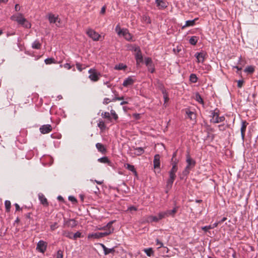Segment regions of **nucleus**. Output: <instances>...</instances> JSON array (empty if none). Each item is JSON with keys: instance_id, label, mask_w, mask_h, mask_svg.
<instances>
[{"instance_id": "59", "label": "nucleus", "mask_w": 258, "mask_h": 258, "mask_svg": "<svg viewBox=\"0 0 258 258\" xmlns=\"http://www.w3.org/2000/svg\"><path fill=\"white\" fill-rule=\"evenodd\" d=\"M127 210L132 212L133 211H136L137 210V208L135 206H131L128 208Z\"/></svg>"}, {"instance_id": "33", "label": "nucleus", "mask_w": 258, "mask_h": 258, "mask_svg": "<svg viewBox=\"0 0 258 258\" xmlns=\"http://www.w3.org/2000/svg\"><path fill=\"white\" fill-rule=\"evenodd\" d=\"M186 114L190 119L194 120L196 119V114L194 113V112L191 111H186Z\"/></svg>"}, {"instance_id": "37", "label": "nucleus", "mask_w": 258, "mask_h": 258, "mask_svg": "<svg viewBox=\"0 0 258 258\" xmlns=\"http://www.w3.org/2000/svg\"><path fill=\"white\" fill-rule=\"evenodd\" d=\"M195 99H196V101H197L199 103L203 104H204V101H203L201 96L199 93H196V96H195Z\"/></svg>"}, {"instance_id": "46", "label": "nucleus", "mask_w": 258, "mask_h": 258, "mask_svg": "<svg viewBox=\"0 0 258 258\" xmlns=\"http://www.w3.org/2000/svg\"><path fill=\"white\" fill-rule=\"evenodd\" d=\"M110 113L114 120H116L118 119V115L114 110H111Z\"/></svg>"}, {"instance_id": "47", "label": "nucleus", "mask_w": 258, "mask_h": 258, "mask_svg": "<svg viewBox=\"0 0 258 258\" xmlns=\"http://www.w3.org/2000/svg\"><path fill=\"white\" fill-rule=\"evenodd\" d=\"M191 168H190L187 166H186V167L185 168V169H184V170L182 172V174L184 175H187L189 174V170L191 169Z\"/></svg>"}, {"instance_id": "36", "label": "nucleus", "mask_w": 258, "mask_h": 258, "mask_svg": "<svg viewBox=\"0 0 258 258\" xmlns=\"http://www.w3.org/2000/svg\"><path fill=\"white\" fill-rule=\"evenodd\" d=\"M98 161L99 162L103 163H109L110 162V161L107 157H103L102 158H99Z\"/></svg>"}, {"instance_id": "42", "label": "nucleus", "mask_w": 258, "mask_h": 258, "mask_svg": "<svg viewBox=\"0 0 258 258\" xmlns=\"http://www.w3.org/2000/svg\"><path fill=\"white\" fill-rule=\"evenodd\" d=\"M130 49L132 51H135L136 53L138 51H139V50H141L140 47L136 45H132Z\"/></svg>"}, {"instance_id": "41", "label": "nucleus", "mask_w": 258, "mask_h": 258, "mask_svg": "<svg viewBox=\"0 0 258 258\" xmlns=\"http://www.w3.org/2000/svg\"><path fill=\"white\" fill-rule=\"evenodd\" d=\"M162 94L163 95V98L164 99V103H165L169 100V98L168 96V94L166 92V91L165 89H163L162 91Z\"/></svg>"}, {"instance_id": "57", "label": "nucleus", "mask_w": 258, "mask_h": 258, "mask_svg": "<svg viewBox=\"0 0 258 258\" xmlns=\"http://www.w3.org/2000/svg\"><path fill=\"white\" fill-rule=\"evenodd\" d=\"M124 99L123 97H117L115 96L114 98H113L112 100V101H115L116 100H122Z\"/></svg>"}, {"instance_id": "61", "label": "nucleus", "mask_w": 258, "mask_h": 258, "mask_svg": "<svg viewBox=\"0 0 258 258\" xmlns=\"http://www.w3.org/2000/svg\"><path fill=\"white\" fill-rule=\"evenodd\" d=\"M63 67H64V68L67 69L68 70H70L72 68L71 66L69 63H66L64 64Z\"/></svg>"}, {"instance_id": "58", "label": "nucleus", "mask_w": 258, "mask_h": 258, "mask_svg": "<svg viewBox=\"0 0 258 258\" xmlns=\"http://www.w3.org/2000/svg\"><path fill=\"white\" fill-rule=\"evenodd\" d=\"M243 80H238L237 81V87L239 88H241L243 84Z\"/></svg>"}, {"instance_id": "49", "label": "nucleus", "mask_w": 258, "mask_h": 258, "mask_svg": "<svg viewBox=\"0 0 258 258\" xmlns=\"http://www.w3.org/2000/svg\"><path fill=\"white\" fill-rule=\"evenodd\" d=\"M157 216V218L158 219V222L159 220H161V219H163V218H164V217L163 216V214H162V212H159V213L158 214V215H157V216Z\"/></svg>"}, {"instance_id": "3", "label": "nucleus", "mask_w": 258, "mask_h": 258, "mask_svg": "<svg viewBox=\"0 0 258 258\" xmlns=\"http://www.w3.org/2000/svg\"><path fill=\"white\" fill-rule=\"evenodd\" d=\"M47 17L50 24H55L57 27H59L60 20L58 15L50 13L48 14Z\"/></svg>"}, {"instance_id": "55", "label": "nucleus", "mask_w": 258, "mask_h": 258, "mask_svg": "<svg viewBox=\"0 0 258 258\" xmlns=\"http://www.w3.org/2000/svg\"><path fill=\"white\" fill-rule=\"evenodd\" d=\"M69 200L73 203H76L77 202V199L73 196H69Z\"/></svg>"}, {"instance_id": "54", "label": "nucleus", "mask_w": 258, "mask_h": 258, "mask_svg": "<svg viewBox=\"0 0 258 258\" xmlns=\"http://www.w3.org/2000/svg\"><path fill=\"white\" fill-rule=\"evenodd\" d=\"M156 245H159L158 248H160L163 246V243L161 242V241H160L158 239H157L156 240Z\"/></svg>"}, {"instance_id": "4", "label": "nucleus", "mask_w": 258, "mask_h": 258, "mask_svg": "<svg viewBox=\"0 0 258 258\" xmlns=\"http://www.w3.org/2000/svg\"><path fill=\"white\" fill-rule=\"evenodd\" d=\"M86 33L88 35V36L90 38L92 39V40L94 41L99 40L100 37H101L100 34H99L95 30L91 28H88L87 30Z\"/></svg>"}, {"instance_id": "27", "label": "nucleus", "mask_w": 258, "mask_h": 258, "mask_svg": "<svg viewBox=\"0 0 258 258\" xmlns=\"http://www.w3.org/2000/svg\"><path fill=\"white\" fill-rule=\"evenodd\" d=\"M41 43L38 40H35L32 44V47L34 49H39L41 47Z\"/></svg>"}, {"instance_id": "64", "label": "nucleus", "mask_w": 258, "mask_h": 258, "mask_svg": "<svg viewBox=\"0 0 258 258\" xmlns=\"http://www.w3.org/2000/svg\"><path fill=\"white\" fill-rule=\"evenodd\" d=\"M57 228V223H55L50 226V228L52 230H54Z\"/></svg>"}, {"instance_id": "26", "label": "nucleus", "mask_w": 258, "mask_h": 258, "mask_svg": "<svg viewBox=\"0 0 258 258\" xmlns=\"http://www.w3.org/2000/svg\"><path fill=\"white\" fill-rule=\"evenodd\" d=\"M126 169H127L128 170L132 171L135 175H137V172L134 166L131 165L130 164H126V165H125Z\"/></svg>"}, {"instance_id": "30", "label": "nucleus", "mask_w": 258, "mask_h": 258, "mask_svg": "<svg viewBox=\"0 0 258 258\" xmlns=\"http://www.w3.org/2000/svg\"><path fill=\"white\" fill-rule=\"evenodd\" d=\"M254 68L251 66H248L244 69V72L245 73H250V74L253 73L254 72Z\"/></svg>"}, {"instance_id": "44", "label": "nucleus", "mask_w": 258, "mask_h": 258, "mask_svg": "<svg viewBox=\"0 0 258 258\" xmlns=\"http://www.w3.org/2000/svg\"><path fill=\"white\" fill-rule=\"evenodd\" d=\"M44 62L46 64H49L54 62V59L52 58H47L45 59Z\"/></svg>"}, {"instance_id": "62", "label": "nucleus", "mask_w": 258, "mask_h": 258, "mask_svg": "<svg viewBox=\"0 0 258 258\" xmlns=\"http://www.w3.org/2000/svg\"><path fill=\"white\" fill-rule=\"evenodd\" d=\"M76 67L77 68V69L79 71H82V65L79 63H76Z\"/></svg>"}, {"instance_id": "29", "label": "nucleus", "mask_w": 258, "mask_h": 258, "mask_svg": "<svg viewBox=\"0 0 258 258\" xmlns=\"http://www.w3.org/2000/svg\"><path fill=\"white\" fill-rule=\"evenodd\" d=\"M62 235L69 238L73 239V233L69 231H63Z\"/></svg>"}, {"instance_id": "13", "label": "nucleus", "mask_w": 258, "mask_h": 258, "mask_svg": "<svg viewBox=\"0 0 258 258\" xmlns=\"http://www.w3.org/2000/svg\"><path fill=\"white\" fill-rule=\"evenodd\" d=\"M135 56L137 64L143 62V57L141 50L135 53Z\"/></svg>"}, {"instance_id": "5", "label": "nucleus", "mask_w": 258, "mask_h": 258, "mask_svg": "<svg viewBox=\"0 0 258 258\" xmlns=\"http://www.w3.org/2000/svg\"><path fill=\"white\" fill-rule=\"evenodd\" d=\"M90 75L89 76V78L93 82H96L99 79V76H100V74L97 73L95 70L91 69L88 71Z\"/></svg>"}, {"instance_id": "43", "label": "nucleus", "mask_w": 258, "mask_h": 258, "mask_svg": "<svg viewBox=\"0 0 258 258\" xmlns=\"http://www.w3.org/2000/svg\"><path fill=\"white\" fill-rule=\"evenodd\" d=\"M124 29H121L120 26L117 25L115 27V31L118 35H121Z\"/></svg>"}, {"instance_id": "6", "label": "nucleus", "mask_w": 258, "mask_h": 258, "mask_svg": "<svg viewBox=\"0 0 258 258\" xmlns=\"http://www.w3.org/2000/svg\"><path fill=\"white\" fill-rule=\"evenodd\" d=\"M47 244L43 240H40L38 241L36 246V250L38 251L44 253L47 248Z\"/></svg>"}, {"instance_id": "63", "label": "nucleus", "mask_w": 258, "mask_h": 258, "mask_svg": "<svg viewBox=\"0 0 258 258\" xmlns=\"http://www.w3.org/2000/svg\"><path fill=\"white\" fill-rule=\"evenodd\" d=\"M163 215V216L164 217V218H166V217H169L170 216L169 215V213H168V211H163V212H162Z\"/></svg>"}, {"instance_id": "19", "label": "nucleus", "mask_w": 258, "mask_h": 258, "mask_svg": "<svg viewBox=\"0 0 258 258\" xmlns=\"http://www.w3.org/2000/svg\"><path fill=\"white\" fill-rule=\"evenodd\" d=\"M155 3L157 6L160 9H163L167 7V5L165 2L162 0H156Z\"/></svg>"}, {"instance_id": "60", "label": "nucleus", "mask_w": 258, "mask_h": 258, "mask_svg": "<svg viewBox=\"0 0 258 258\" xmlns=\"http://www.w3.org/2000/svg\"><path fill=\"white\" fill-rule=\"evenodd\" d=\"M105 11H106V7L103 6L102 7L100 13V14L103 15L105 13Z\"/></svg>"}, {"instance_id": "15", "label": "nucleus", "mask_w": 258, "mask_h": 258, "mask_svg": "<svg viewBox=\"0 0 258 258\" xmlns=\"http://www.w3.org/2000/svg\"><path fill=\"white\" fill-rule=\"evenodd\" d=\"M100 245L102 247L105 255H107L110 253H114L115 251V249L114 247L111 248H108L105 246L104 244L102 243H100Z\"/></svg>"}, {"instance_id": "20", "label": "nucleus", "mask_w": 258, "mask_h": 258, "mask_svg": "<svg viewBox=\"0 0 258 258\" xmlns=\"http://www.w3.org/2000/svg\"><path fill=\"white\" fill-rule=\"evenodd\" d=\"M39 200L40 201V203L43 205L44 206H47L48 205V203L47 202V199L44 197V196L42 194H39L38 195Z\"/></svg>"}, {"instance_id": "35", "label": "nucleus", "mask_w": 258, "mask_h": 258, "mask_svg": "<svg viewBox=\"0 0 258 258\" xmlns=\"http://www.w3.org/2000/svg\"><path fill=\"white\" fill-rule=\"evenodd\" d=\"M145 63L147 67H151L153 64V61L150 57H146L145 58Z\"/></svg>"}, {"instance_id": "17", "label": "nucleus", "mask_w": 258, "mask_h": 258, "mask_svg": "<svg viewBox=\"0 0 258 258\" xmlns=\"http://www.w3.org/2000/svg\"><path fill=\"white\" fill-rule=\"evenodd\" d=\"M121 35H122L124 38L127 41H131L132 39V36L127 29H123V31Z\"/></svg>"}, {"instance_id": "21", "label": "nucleus", "mask_w": 258, "mask_h": 258, "mask_svg": "<svg viewBox=\"0 0 258 258\" xmlns=\"http://www.w3.org/2000/svg\"><path fill=\"white\" fill-rule=\"evenodd\" d=\"M96 147L97 149V150H98V151H99L100 152H101L102 153H105L106 151V148H105L104 145L101 143H97L96 144Z\"/></svg>"}, {"instance_id": "56", "label": "nucleus", "mask_w": 258, "mask_h": 258, "mask_svg": "<svg viewBox=\"0 0 258 258\" xmlns=\"http://www.w3.org/2000/svg\"><path fill=\"white\" fill-rule=\"evenodd\" d=\"M111 101H112V100H110L109 98H105L103 100V103L104 104L106 105L108 104Z\"/></svg>"}, {"instance_id": "18", "label": "nucleus", "mask_w": 258, "mask_h": 258, "mask_svg": "<svg viewBox=\"0 0 258 258\" xmlns=\"http://www.w3.org/2000/svg\"><path fill=\"white\" fill-rule=\"evenodd\" d=\"M134 80L131 77H129L125 79L122 84V85L124 87H127L128 86L132 85L134 84Z\"/></svg>"}, {"instance_id": "40", "label": "nucleus", "mask_w": 258, "mask_h": 258, "mask_svg": "<svg viewBox=\"0 0 258 258\" xmlns=\"http://www.w3.org/2000/svg\"><path fill=\"white\" fill-rule=\"evenodd\" d=\"M170 216L174 217L175 214L177 212V207H174L171 210H167Z\"/></svg>"}, {"instance_id": "9", "label": "nucleus", "mask_w": 258, "mask_h": 258, "mask_svg": "<svg viewBox=\"0 0 258 258\" xmlns=\"http://www.w3.org/2000/svg\"><path fill=\"white\" fill-rule=\"evenodd\" d=\"M248 123L245 120H242L241 121V126L240 128V132H241V139L243 142H244V137H245V133L246 131V128L247 127V125H248Z\"/></svg>"}, {"instance_id": "45", "label": "nucleus", "mask_w": 258, "mask_h": 258, "mask_svg": "<svg viewBox=\"0 0 258 258\" xmlns=\"http://www.w3.org/2000/svg\"><path fill=\"white\" fill-rule=\"evenodd\" d=\"M63 251L59 249L57 251L56 258H63Z\"/></svg>"}, {"instance_id": "53", "label": "nucleus", "mask_w": 258, "mask_h": 258, "mask_svg": "<svg viewBox=\"0 0 258 258\" xmlns=\"http://www.w3.org/2000/svg\"><path fill=\"white\" fill-rule=\"evenodd\" d=\"M211 229H212V227H211V225L202 227V229L203 230L205 231V232H207V231H208V230Z\"/></svg>"}, {"instance_id": "31", "label": "nucleus", "mask_w": 258, "mask_h": 258, "mask_svg": "<svg viewBox=\"0 0 258 258\" xmlns=\"http://www.w3.org/2000/svg\"><path fill=\"white\" fill-rule=\"evenodd\" d=\"M144 251L148 256H151L154 254V251L152 248L145 249Z\"/></svg>"}, {"instance_id": "7", "label": "nucleus", "mask_w": 258, "mask_h": 258, "mask_svg": "<svg viewBox=\"0 0 258 258\" xmlns=\"http://www.w3.org/2000/svg\"><path fill=\"white\" fill-rule=\"evenodd\" d=\"M210 117H211L210 119L211 122H213L214 123H217V122H216V119L218 118L219 116V110L218 109H216L214 110H211L210 111Z\"/></svg>"}, {"instance_id": "52", "label": "nucleus", "mask_w": 258, "mask_h": 258, "mask_svg": "<svg viewBox=\"0 0 258 258\" xmlns=\"http://www.w3.org/2000/svg\"><path fill=\"white\" fill-rule=\"evenodd\" d=\"M148 71L150 72L151 73H153L155 71V69L154 67L153 63L151 64V67H147Z\"/></svg>"}, {"instance_id": "2", "label": "nucleus", "mask_w": 258, "mask_h": 258, "mask_svg": "<svg viewBox=\"0 0 258 258\" xmlns=\"http://www.w3.org/2000/svg\"><path fill=\"white\" fill-rule=\"evenodd\" d=\"M11 19L12 21L17 22L18 23V24L21 25L25 28H31V24L26 19H25L23 17V14H22L21 13H17L16 14L12 15L11 17Z\"/></svg>"}, {"instance_id": "22", "label": "nucleus", "mask_w": 258, "mask_h": 258, "mask_svg": "<svg viewBox=\"0 0 258 258\" xmlns=\"http://www.w3.org/2000/svg\"><path fill=\"white\" fill-rule=\"evenodd\" d=\"M172 168L169 171L170 172L175 174L178 170L177 162L176 161L173 162L171 163Z\"/></svg>"}, {"instance_id": "16", "label": "nucleus", "mask_w": 258, "mask_h": 258, "mask_svg": "<svg viewBox=\"0 0 258 258\" xmlns=\"http://www.w3.org/2000/svg\"><path fill=\"white\" fill-rule=\"evenodd\" d=\"M205 54L203 52H197L195 56L198 59V62H203L205 59Z\"/></svg>"}, {"instance_id": "23", "label": "nucleus", "mask_w": 258, "mask_h": 258, "mask_svg": "<svg viewBox=\"0 0 258 258\" xmlns=\"http://www.w3.org/2000/svg\"><path fill=\"white\" fill-rule=\"evenodd\" d=\"M144 153V149L142 147H137L135 149L134 154L137 156H140Z\"/></svg>"}, {"instance_id": "12", "label": "nucleus", "mask_w": 258, "mask_h": 258, "mask_svg": "<svg viewBox=\"0 0 258 258\" xmlns=\"http://www.w3.org/2000/svg\"><path fill=\"white\" fill-rule=\"evenodd\" d=\"M160 156L159 154H156L154 157V167L155 169H160Z\"/></svg>"}, {"instance_id": "1", "label": "nucleus", "mask_w": 258, "mask_h": 258, "mask_svg": "<svg viewBox=\"0 0 258 258\" xmlns=\"http://www.w3.org/2000/svg\"><path fill=\"white\" fill-rule=\"evenodd\" d=\"M114 223V221H110L105 226L99 228V230H105L103 232H96L88 235L89 238H100L109 235L113 232L114 228L112 226V224Z\"/></svg>"}, {"instance_id": "39", "label": "nucleus", "mask_w": 258, "mask_h": 258, "mask_svg": "<svg viewBox=\"0 0 258 258\" xmlns=\"http://www.w3.org/2000/svg\"><path fill=\"white\" fill-rule=\"evenodd\" d=\"M101 116L103 118H107L109 120H111V118L110 115V113L108 112H102L101 114Z\"/></svg>"}, {"instance_id": "10", "label": "nucleus", "mask_w": 258, "mask_h": 258, "mask_svg": "<svg viewBox=\"0 0 258 258\" xmlns=\"http://www.w3.org/2000/svg\"><path fill=\"white\" fill-rule=\"evenodd\" d=\"M40 132L43 134H48L52 130V127L50 124H45L41 126L40 128Z\"/></svg>"}, {"instance_id": "51", "label": "nucleus", "mask_w": 258, "mask_h": 258, "mask_svg": "<svg viewBox=\"0 0 258 258\" xmlns=\"http://www.w3.org/2000/svg\"><path fill=\"white\" fill-rule=\"evenodd\" d=\"M125 68H126L125 66H124L123 64H119L118 67L116 66L115 69L117 70H123Z\"/></svg>"}, {"instance_id": "50", "label": "nucleus", "mask_w": 258, "mask_h": 258, "mask_svg": "<svg viewBox=\"0 0 258 258\" xmlns=\"http://www.w3.org/2000/svg\"><path fill=\"white\" fill-rule=\"evenodd\" d=\"M225 120V117L224 116H218V118L216 119V122L217 123L223 122Z\"/></svg>"}, {"instance_id": "14", "label": "nucleus", "mask_w": 258, "mask_h": 258, "mask_svg": "<svg viewBox=\"0 0 258 258\" xmlns=\"http://www.w3.org/2000/svg\"><path fill=\"white\" fill-rule=\"evenodd\" d=\"M186 161L187 162V167L192 168H193L196 164V161L190 158L189 155L186 156Z\"/></svg>"}, {"instance_id": "24", "label": "nucleus", "mask_w": 258, "mask_h": 258, "mask_svg": "<svg viewBox=\"0 0 258 258\" xmlns=\"http://www.w3.org/2000/svg\"><path fill=\"white\" fill-rule=\"evenodd\" d=\"M196 19L192 20H188L185 22V24L182 27V29H184L186 27L192 26L195 24Z\"/></svg>"}, {"instance_id": "11", "label": "nucleus", "mask_w": 258, "mask_h": 258, "mask_svg": "<svg viewBox=\"0 0 258 258\" xmlns=\"http://www.w3.org/2000/svg\"><path fill=\"white\" fill-rule=\"evenodd\" d=\"M64 224L68 227L74 228L78 225V222L74 219H70L65 222Z\"/></svg>"}, {"instance_id": "38", "label": "nucleus", "mask_w": 258, "mask_h": 258, "mask_svg": "<svg viewBox=\"0 0 258 258\" xmlns=\"http://www.w3.org/2000/svg\"><path fill=\"white\" fill-rule=\"evenodd\" d=\"M5 205L6 207V210L7 212H9L10 210L11 204V202L9 201H6L5 202Z\"/></svg>"}, {"instance_id": "34", "label": "nucleus", "mask_w": 258, "mask_h": 258, "mask_svg": "<svg viewBox=\"0 0 258 258\" xmlns=\"http://www.w3.org/2000/svg\"><path fill=\"white\" fill-rule=\"evenodd\" d=\"M189 80L192 83H196L198 81V78L196 74H191L189 76Z\"/></svg>"}, {"instance_id": "28", "label": "nucleus", "mask_w": 258, "mask_h": 258, "mask_svg": "<svg viewBox=\"0 0 258 258\" xmlns=\"http://www.w3.org/2000/svg\"><path fill=\"white\" fill-rule=\"evenodd\" d=\"M198 40V38L197 36H194L190 37L189 40V42L190 44L195 45Z\"/></svg>"}, {"instance_id": "8", "label": "nucleus", "mask_w": 258, "mask_h": 258, "mask_svg": "<svg viewBox=\"0 0 258 258\" xmlns=\"http://www.w3.org/2000/svg\"><path fill=\"white\" fill-rule=\"evenodd\" d=\"M169 177L167 181L166 186L168 188H171L173 183L176 178V174L169 172Z\"/></svg>"}, {"instance_id": "48", "label": "nucleus", "mask_w": 258, "mask_h": 258, "mask_svg": "<svg viewBox=\"0 0 258 258\" xmlns=\"http://www.w3.org/2000/svg\"><path fill=\"white\" fill-rule=\"evenodd\" d=\"M81 236V233L77 231L74 235H73V239H76L77 238H80Z\"/></svg>"}, {"instance_id": "25", "label": "nucleus", "mask_w": 258, "mask_h": 258, "mask_svg": "<svg viewBox=\"0 0 258 258\" xmlns=\"http://www.w3.org/2000/svg\"><path fill=\"white\" fill-rule=\"evenodd\" d=\"M147 222L148 223H151V222H158V219L157 218V216H149L147 218L146 220Z\"/></svg>"}, {"instance_id": "32", "label": "nucleus", "mask_w": 258, "mask_h": 258, "mask_svg": "<svg viewBox=\"0 0 258 258\" xmlns=\"http://www.w3.org/2000/svg\"><path fill=\"white\" fill-rule=\"evenodd\" d=\"M97 125L99 128L102 131L104 130L106 128L105 123L102 120H99Z\"/></svg>"}]
</instances>
